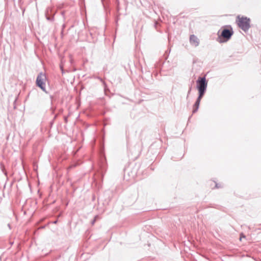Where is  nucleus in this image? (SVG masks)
<instances>
[{
  "label": "nucleus",
  "mask_w": 261,
  "mask_h": 261,
  "mask_svg": "<svg viewBox=\"0 0 261 261\" xmlns=\"http://www.w3.org/2000/svg\"><path fill=\"white\" fill-rule=\"evenodd\" d=\"M238 25L243 31L247 32L250 28V19L247 17H238Z\"/></svg>",
  "instance_id": "nucleus-1"
},
{
  "label": "nucleus",
  "mask_w": 261,
  "mask_h": 261,
  "mask_svg": "<svg viewBox=\"0 0 261 261\" xmlns=\"http://www.w3.org/2000/svg\"><path fill=\"white\" fill-rule=\"evenodd\" d=\"M47 80L46 74L42 72H40L36 79V85L43 91L47 93L45 89V83Z\"/></svg>",
  "instance_id": "nucleus-2"
},
{
  "label": "nucleus",
  "mask_w": 261,
  "mask_h": 261,
  "mask_svg": "<svg viewBox=\"0 0 261 261\" xmlns=\"http://www.w3.org/2000/svg\"><path fill=\"white\" fill-rule=\"evenodd\" d=\"M233 32L232 29L229 30L227 29H224L222 30L221 34L218 37V41L220 43H224L228 41L232 35H233Z\"/></svg>",
  "instance_id": "nucleus-3"
},
{
  "label": "nucleus",
  "mask_w": 261,
  "mask_h": 261,
  "mask_svg": "<svg viewBox=\"0 0 261 261\" xmlns=\"http://www.w3.org/2000/svg\"><path fill=\"white\" fill-rule=\"evenodd\" d=\"M197 88L198 90H206L207 82L206 80L205 77H199L197 81Z\"/></svg>",
  "instance_id": "nucleus-4"
},
{
  "label": "nucleus",
  "mask_w": 261,
  "mask_h": 261,
  "mask_svg": "<svg viewBox=\"0 0 261 261\" xmlns=\"http://www.w3.org/2000/svg\"><path fill=\"white\" fill-rule=\"evenodd\" d=\"M190 42L191 45H194L195 46H198V45L199 44V39L194 35H192L190 36Z\"/></svg>",
  "instance_id": "nucleus-5"
},
{
  "label": "nucleus",
  "mask_w": 261,
  "mask_h": 261,
  "mask_svg": "<svg viewBox=\"0 0 261 261\" xmlns=\"http://www.w3.org/2000/svg\"><path fill=\"white\" fill-rule=\"evenodd\" d=\"M201 100L197 98L196 102H195L194 106H193V110L192 111L193 113H196L199 108L200 102Z\"/></svg>",
  "instance_id": "nucleus-6"
},
{
  "label": "nucleus",
  "mask_w": 261,
  "mask_h": 261,
  "mask_svg": "<svg viewBox=\"0 0 261 261\" xmlns=\"http://www.w3.org/2000/svg\"><path fill=\"white\" fill-rule=\"evenodd\" d=\"M205 91L206 90H198L199 95L197 98L201 100Z\"/></svg>",
  "instance_id": "nucleus-7"
},
{
  "label": "nucleus",
  "mask_w": 261,
  "mask_h": 261,
  "mask_svg": "<svg viewBox=\"0 0 261 261\" xmlns=\"http://www.w3.org/2000/svg\"><path fill=\"white\" fill-rule=\"evenodd\" d=\"M46 18L47 20H49V21H53V19H54L53 17L51 18L48 16H46Z\"/></svg>",
  "instance_id": "nucleus-8"
},
{
  "label": "nucleus",
  "mask_w": 261,
  "mask_h": 261,
  "mask_svg": "<svg viewBox=\"0 0 261 261\" xmlns=\"http://www.w3.org/2000/svg\"><path fill=\"white\" fill-rule=\"evenodd\" d=\"M191 90V87H190L189 90V91H188V93L187 97H188L189 94L190 93Z\"/></svg>",
  "instance_id": "nucleus-9"
},
{
  "label": "nucleus",
  "mask_w": 261,
  "mask_h": 261,
  "mask_svg": "<svg viewBox=\"0 0 261 261\" xmlns=\"http://www.w3.org/2000/svg\"><path fill=\"white\" fill-rule=\"evenodd\" d=\"M97 217V216H96L95 218V219L93 220V221H92V224H93L95 221V220H96V218Z\"/></svg>",
  "instance_id": "nucleus-10"
},
{
  "label": "nucleus",
  "mask_w": 261,
  "mask_h": 261,
  "mask_svg": "<svg viewBox=\"0 0 261 261\" xmlns=\"http://www.w3.org/2000/svg\"><path fill=\"white\" fill-rule=\"evenodd\" d=\"M216 187L217 188H219V187L218 186V184H216Z\"/></svg>",
  "instance_id": "nucleus-11"
},
{
  "label": "nucleus",
  "mask_w": 261,
  "mask_h": 261,
  "mask_svg": "<svg viewBox=\"0 0 261 261\" xmlns=\"http://www.w3.org/2000/svg\"><path fill=\"white\" fill-rule=\"evenodd\" d=\"M242 238H245V236H242V237H240V239H241Z\"/></svg>",
  "instance_id": "nucleus-12"
},
{
  "label": "nucleus",
  "mask_w": 261,
  "mask_h": 261,
  "mask_svg": "<svg viewBox=\"0 0 261 261\" xmlns=\"http://www.w3.org/2000/svg\"><path fill=\"white\" fill-rule=\"evenodd\" d=\"M242 238H245V236H242V237H240V239H241Z\"/></svg>",
  "instance_id": "nucleus-13"
},
{
  "label": "nucleus",
  "mask_w": 261,
  "mask_h": 261,
  "mask_svg": "<svg viewBox=\"0 0 261 261\" xmlns=\"http://www.w3.org/2000/svg\"><path fill=\"white\" fill-rule=\"evenodd\" d=\"M242 238H245V236H242V237H240V239H241Z\"/></svg>",
  "instance_id": "nucleus-14"
}]
</instances>
